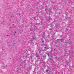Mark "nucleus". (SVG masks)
<instances>
[{
	"mask_svg": "<svg viewBox=\"0 0 74 74\" xmlns=\"http://www.w3.org/2000/svg\"><path fill=\"white\" fill-rule=\"evenodd\" d=\"M32 39L33 40H36V35H35V33L34 34L33 36H32Z\"/></svg>",
	"mask_w": 74,
	"mask_h": 74,
	"instance_id": "obj_1",
	"label": "nucleus"
},
{
	"mask_svg": "<svg viewBox=\"0 0 74 74\" xmlns=\"http://www.w3.org/2000/svg\"><path fill=\"white\" fill-rule=\"evenodd\" d=\"M26 63V60H25L24 61H22V65L23 66H25V64Z\"/></svg>",
	"mask_w": 74,
	"mask_h": 74,
	"instance_id": "obj_2",
	"label": "nucleus"
},
{
	"mask_svg": "<svg viewBox=\"0 0 74 74\" xmlns=\"http://www.w3.org/2000/svg\"><path fill=\"white\" fill-rule=\"evenodd\" d=\"M28 42L29 43H32V42H33V40H32L31 38L28 39Z\"/></svg>",
	"mask_w": 74,
	"mask_h": 74,
	"instance_id": "obj_3",
	"label": "nucleus"
},
{
	"mask_svg": "<svg viewBox=\"0 0 74 74\" xmlns=\"http://www.w3.org/2000/svg\"><path fill=\"white\" fill-rule=\"evenodd\" d=\"M58 41L60 44H62V43H63V41H63V39H58Z\"/></svg>",
	"mask_w": 74,
	"mask_h": 74,
	"instance_id": "obj_4",
	"label": "nucleus"
},
{
	"mask_svg": "<svg viewBox=\"0 0 74 74\" xmlns=\"http://www.w3.org/2000/svg\"><path fill=\"white\" fill-rule=\"evenodd\" d=\"M42 58L43 59H46V56L45 55H44L43 56H42Z\"/></svg>",
	"mask_w": 74,
	"mask_h": 74,
	"instance_id": "obj_5",
	"label": "nucleus"
},
{
	"mask_svg": "<svg viewBox=\"0 0 74 74\" xmlns=\"http://www.w3.org/2000/svg\"><path fill=\"white\" fill-rule=\"evenodd\" d=\"M44 64V63H43V61H41V62L40 63V65H42Z\"/></svg>",
	"mask_w": 74,
	"mask_h": 74,
	"instance_id": "obj_6",
	"label": "nucleus"
},
{
	"mask_svg": "<svg viewBox=\"0 0 74 74\" xmlns=\"http://www.w3.org/2000/svg\"><path fill=\"white\" fill-rule=\"evenodd\" d=\"M35 56L36 58H38V55L37 54V53H36L35 55Z\"/></svg>",
	"mask_w": 74,
	"mask_h": 74,
	"instance_id": "obj_7",
	"label": "nucleus"
},
{
	"mask_svg": "<svg viewBox=\"0 0 74 74\" xmlns=\"http://www.w3.org/2000/svg\"><path fill=\"white\" fill-rule=\"evenodd\" d=\"M65 44H68V43H67V40H66L65 42Z\"/></svg>",
	"mask_w": 74,
	"mask_h": 74,
	"instance_id": "obj_8",
	"label": "nucleus"
},
{
	"mask_svg": "<svg viewBox=\"0 0 74 74\" xmlns=\"http://www.w3.org/2000/svg\"><path fill=\"white\" fill-rule=\"evenodd\" d=\"M49 71V69H47L46 70V72H48V71Z\"/></svg>",
	"mask_w": 74,
	"mask_h": 74,
	"instance_id": "obj_9",
	"label": "nucleus"
},
{
	"mask_svg": "<svg viewBox=\"0 0 74 74\" xmlns=\"http://www.w3.org/2000/svg\"><path fill=\"white\" fill-rule=\"evenodd\" d=\"M47 7H46V8H45V11H47Z\"/></svg>",
	"mask_w": 74,
	"mask_h": 74,
	"instance_id": "obj_10",
	"label": "nucleus"
},
{
	"mask_svg": "<svg viewBox=\"0 0 74 74\" xmlns=\"http://www.w3.org/2000/svg\"><path fill=\"white\" fill-rule=\"evenodd\" d=\"M41 40H42V42H44V40L42 39Z\"/></svg>",
	"mask_w": 74,
	"mask_h": 74,
	"instance_id": "obj_11",
	"label": "nucleus"
},
{
	"mask_svg": "<svg viewBox=\"0 0 74 74\" xmlns=\"http://www.w3.org/2000/svg\"><path fill=\"white\" fill-rule=\"evenodd\" d=\"M46 54H47L48 56H49V53H46Z\"/></svg>",
	"mask_w": 74,
	"mask_h": 74,
	"instance_id": "obj_12",
	"label": "nucleus"
},
{
	"mask_svg": "<svg viewBox=\"0 0 74 74\" xmlns=\"http://www.w3.org/2000/svg\"><path fill=\"white\" fill-rule=\"evenodd\" d=\"M48 60H52V58H49V59H48Z\"/></svg>",
	"mask_w": 74,
	"mask_h": 74,
	"instance_id": "obj_13",
	"label": "nucleus"
},
{
	"mask_svg": "<svg viewBox=\"0 0 74 74\" xmlns=\"http://www.w3.org/2000/svg\"><path fill=\"white\" fill-rule=\"evenodd\" d=\"M36 17H34V19L35 20H36Z\"/></svg>",
	"mask_w": 74,
	"mask_h": 74,
	"instance_id": "obj_14",
	"label": "nucleus"
},
{
	"mask_svg": "<svg viewBox=\"0 0 74 74\" xmlns=\"http://www.w3.org/2000/svg\"><path fill=\"white\" fill-rule=\"evenodd\" d=\"M66 31H68V32H69V30L68 29H66Z\"/></svg>",
	"mask_w": 74,
	"mask_h": 74,
	"instance_id": "obj_15",
	"label": "nucleus"
},
{
	"mask_svg": "<svg viewBox=\"0 0 74 74\" xmlns=\"http://www.w3.org/2000/svg\"><path fill=\"white\" fill-rule=\"evenodd\" d=\"M19 60L20 61H21V60H22V59H21V58H20Z\"/></svg>",
	"mask_w": 74,
	"mask_h": 74,
	"instance_id": "obj_16",
	"label": "nucleus"
},
{
	"mask_svg": "<svg viewBox=\"0 0 74 74\" xmlns=\"http://www.w3.org/2000/svg\"><path fill=\"white\" fill-rule=\"evenodd\" d=\"M65 64V65H66H66H67V66H68V64Z\"/></svg>",
	"mask_w": 74,
	"mask_h": 74,
	"instance_id": "obj_17",
	"label": "nucleus"
},
{
	"mask_svg": "<svg viewBox=\"0 0 74 74\" xmlns=\"http://www.w3.org/2000/svg\"><path fill=\"white\" fill-rule=\"evenodd\" d=\"M46 48H47V47H45V49H46Z\"/></svg>",
	"mask_w": 74,
	"mask_h": 74,
	"instance_id": "obj_18",
	"label": "nucleus"
},
{
	"mask_svg": "<svg viewBox=\"0 0 74 74\" xmlns=\"http://www.w3.org/2000/svg\"><path fill=\"white\" fill-rule=\"evenodd\" d=\"M38 24H39V23H36V25H38Z\"/></svg>",
	"mask_w": 74,
	"mask_h": 74,
	"instance_id": "obj_19",
	"label": "nucleus"
},
{
	"mask_svg": "<svg viewBox=\"0 0 74 74\" xmlns=\"http://www.w3.org/2000/svg\"><path fill=\"white\" fill-rule=\"evenodd\" d=\"M38 59H40V58L39 57H38Z\"/></svg>",
	"mask_w": 74,
	"mask_h": 74,
	"instance_id": "obj_20",
	"label": "nucleus"
},
{
	"mask_svg": "<svg viewBox=\"0 0 74 74\" xmlns=\"http://www.w3.org/2000/svg\"><path fill=\"white\" fill-rule=\"evenodd\" d=\"M6 36H9V35H6Z\"/></svg>",
	"mask_w": 74,
	"mask_h": 74,
	"instance_id": "obj_21",
	"label": "nucleus"
},
{
	"mask_svg": "<svg viewBox=\"0 0 74 74\" xmlns=\"http://www.w3.org/2000/svg\"><path fill=\"white\" fill-rule=\"evenodd\" d=\"M14 32L15 33H16V31H14Z\"/></svg>",
	"mask_w": 74,
	"mask_h": 74,
	"instance_id": "obj_22",
	"label": "nucleus"
},
{
	"mask_svg": "<svg viewBox=\"0 0 74 74\" xmlns=\"http://www.w3.org/2000/svg\"><path fill=\"white\" fill-rule=\"evenodd\" d=\"M49 30H51V28H50V29H49Z\"/></svg>",
	"mask_w": 74,
	"mask_h": 74,
	"instance_id": "obj_23",
	"label": "nucleus"
},
{
	"mask_svg": "<svg viewBox=\"0 0 74 74\" xmlns=\"http://www.w3.org/2000/svg\"><path fill=\"white\" fill-rule=\"evenodd\" d=\"M37 47H38V45H37Z\"/></svg>",
	"mask_w": 74,
	"mask_h": 74,
	"instance_id": "obj_24",
	"label": "nucleus"
},
{
	"mask_svg": "<svg viewBox=\"0 0 74 74\" xmlns=\"http://www.w3.org/2000/svg\"><path fill=\"white\" fill-rule=\"evenodd\" d=\"M2 50L3 51H4V49H2Z\"/></svg>",
	"mask_w": 74,
	"mask_h": 74,
	"instance_id": "obj_25",
	"label": "nucleus"
},
{
	"mask_svg": "<svg viewBox=\"0 0 74 74\" xmlns=\"http://www.w3.org/2000/svg\"><path fill=\"white\" fill-rule=\"evenodd\" d=\"M66 66H67L66 65H65V67H66Z\"/></svg>",
	"mask_w": 74,
	"mask_h": 74,
	"instance_id": "obj_26",
	"label": "nucleus"
},
{
	"mask_svg": "<svg viewBox=\"0 0 74 74\" xmlns=\"http://www.w3.org/2000/svg\"><path fill=\"white\" fill-rule=\"evenodd\" d=\"M56 47H58V45L56 46Z\"/></svg>",
	"mask_w": 74,
	"mask_h": 74,
	"instance_id": "obj_27",
	"label": "nucleus"
},
{
	"mask_svg": "<svg viewBox=\"0 0 74 74\" xmlns=\"http://www.w3.org/2000/svg\"><path fill=\"white\" fill-rule=\"evenodd\" d=\"M31 59H32V57H31Z\"/></svg>",
	"mask_w": 74,
	"mask_h": 74,
	"instance_id": "obj_28",
	"label": "nucleus"
},
{
	"mask_svg": "<svg viewBox=\"0 0 74 74\" xmlns=\"http://www.w3.org/2000/svg\"><path fill=\"white\" fill-rule=\"evenodd\" d=\"M20 34H21V33H22V32H20Z\"/></svg>",
	"mask_w": 74,
	"mask_h": 74,
	"instance_id": "obj_29",
	"label": "nucleus"
},
{
	"mask_svg": "<svg viewBox=\"0 0 74 74\" xmlns=\"http://www.w3.org/2000/svg\"><path fill=\"white\" fill-rule=\"evenodd\" d=\"M43 34H45V32H43Z\"/></svg>",
	"mask_w": 74,
	"mask_h": 74,
	"instance_id": "obj_30",
	"label": "nucleus"
},
{
	"mask_svg": "<svg viewBox=\"0 0 74 74\" xmlns=\"http://www.w3.org/2000/svg\"><path fill=\"white\" fill-rule=\"evenodd\" d=\"M14 35H15V34H14Z\"/></svg>",
	"mask_w": 74,
	"mask_h": 74,
	"instance_id": "obj_31",
	"label": "nucleus"
},
{
	"mask_svg": "<svg viewBox=\"0 0 74 74\" xmlns=\"http://www.w3.org/2000/svg\"><path fill=\"white\" fill-rule=\"evenodd\" d=\"M19 16L20 15V14H19Z\"/></svg>",
	"mask_w": 74,
	"mask_h": 74,
	"instance_id": "obj_32",
	"label": "nucleus"
},
{
	"mask_svg": "<svg viewBox=\"0 0 74 74\" xmlns=\"http://www.w3.org/2000/svg\"><path fill=\"white\" fill-rule=\"evenodd\" d=\"M26 51H27V50H26Z\"/></svg>",
	"mask_w": 74,
	"mask_h": 74,
	"instance_id": "obj_33",
	"label": "nucleus"
},
{
	"mask_svg": "<svg viewBox=\"0 0 74 74\" xmlns=\"http://www.w3.org/2000/svg\"><path fill=\"white\" fill-rule=\"evenodd\" d=\"M70 62H71V61H69Z\"/></svg>",
	"mask_w": 74,
	"mask_h": 74,
	"instance_id": "obj_34",
	"label": "nucleus"
},
{
	"mask_svg": "<svg viewBox=\"0 0 74 74\" xmlns=\"http://www.w3.org/2000/svg\"><path fill=\"white\" fill-rule=\"evenodd\" d=\"M48 36H50L49 35Z\"/></svg>",
	"mask_w": 74,
	"mask_h": 74,
	"instance_id": "obj_35",
	"label": "nucleus"
},
{
	"mask_svg": "<svg viewBox=\"0 0 74 74\" xmlns=\"http://www.w3.org/2000/svg\"><path fill=\"white\" fill-rule=\"evenodd\" d=\"M10 59H11V58H10Z\"/></svg>",
	"mask_w": 74,
	"mask_h": 74,
	"instance_id": "obj_36",
	"label": "nucleus"
},
{
	"mask_svg": "<svg viewBox=\"0 0 74 74\" xmlns=\"http://www.w3.org/2000/svg\"><path fill=\"white\" fill-rule=\"evenodd\" d=\"M1 24H2V23H1Z\"/></svg>",
	"mask_w": 74,
	"mask_h": 74,
	"instance_id": "obj_37",
	"label": "nucleus"
},
{
	"mask_svg": "<svg viewBox=\"0 0 74 74\" xmlns=\"http://www.w3.org/2000/svg\"><path fill=\"white\" fill-rule=\"evenodd\" d=\"M37 44V43H36Z\"/></svg>",
	"mask_w": 74,
	"mask_h": 74,
	"instance_id": "obj_38",
	"label": "nucleus"
},
{
	"mask_svg": "<svg viewBox=\"0 0 74 74\" xmlns=\"http://www.w3.org/2000/svg\"><path fill=\"white\" fill-rule=\"evenodd\" d=\"M37 44V43H36Z\"/></svg>",
	"mask_w": 74,
	"mask_h": 74,
	"instance_id": "obj_39",
	"label": "nucleus"
}]
</instances>
